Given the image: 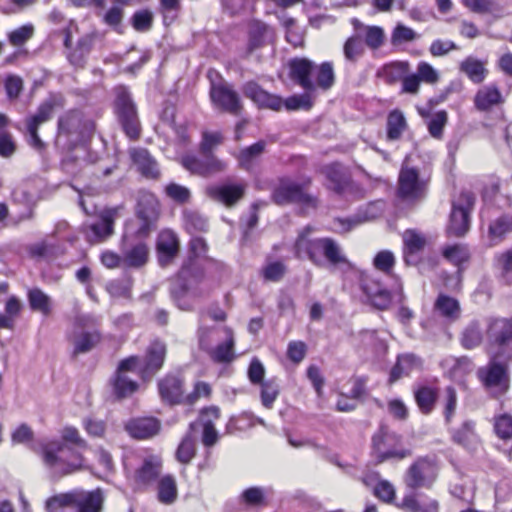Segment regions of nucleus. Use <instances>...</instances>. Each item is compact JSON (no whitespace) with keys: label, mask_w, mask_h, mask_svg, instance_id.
<instances>
[{"label":"nucleus","mask_w":512,"mask_h":512,"mask_svg":"<svg viewBox=\"0 0 512 512\" xmlns=\"http://www.w3.org/2000/svg\"><path fill=\"white\" fill-rule=\"evenodd\" d=\"M312 232L313 228L306 226L298 233L294 243V253L297 258H307L319 268L327 265L337 268L350 264L336 240L330 237H312Z\"/></svg>","instance_id":"nucleus-1"},{"label":"nucleus","mask_w":512,"mask_h":512,"mask_svg":"<svg viewBox=\"0 0 512 512\" xmlns=\"http://www.w3.org/2000/svg\"><path fill=\"white\" fill-rule=\"evenodd\" d=\"M95 132V122L79 109H71L59 116L57 142H64L68 148L89 140Z\"/></svg>","instance_id":"nucleus-2"},{"label":"nucleus","mask_w":512,"mask_h":512,"mask_svg":"<svg viewBox=\"0 0 512 512\" xmlns=\"http://www.w3.org/2000/svg\"><path fill=\"white\" fill-rule=\"evenodd\" d=\"M113 112L125 136L131 141H137L142 133V126L136 103L127 87L123 85L114 88Z\"/></svg>","instance_id":"nucleus-3"},{"label":"nucleus","mask_w":512,"mask_h":512,"mask_svg":"<svg viewBox=\"0 0 512 512\" xmlns=\"http://www.w3.org/2000/svg\"><path fill=\"white\" fill-rule=\"evenodd\" d=\"M45 466L57 476L71 474L83 467L81 453L61 442H50L42 447Z\"/></svg>","instance_id":"nucleus-4"},{"label":"nucleus","mask_w":512,"mask_h":512,"mask_svg":"<svg viewBox=\"0 0 512 512\" xmlns=\"http://www.w3.org/2000/svg\"><path fill=\"white\" fill-rule=\"evenodd\" d=\"M242 92L260 108L279 111L283 105L287 110H309L312 107V101L308 94L293 95L283 102L281 97L265 91L255 81L246 82L242 86Z\"/></svg>","instance_id":"nucleus-5"},{"label":"nucleus","mask_w":512,"mask_h":512,"mask_svg":"<svg viewBox=\"0 0 512 512\" xmlns=\"http://www.w3.org/2000/svg\"><path fill=\"white\" fill-rule=\"evenodd\" d=\"M103 500L100 489L93 491L76 489L49 498L46 501V511L63 512L66 506H76L78 512H101Z\"/></svg>","instance_id":"nucleus-6"},{"label":"nucleus","mask_w":512,"mask_h":512,"mask_svg":"<svg viewBox=\"0 0 512 512\" xmlns=\"http://www.w3.org/2000/svg\"><path fill=\"white\" fill-rule=\"evenodd\" d=\"M100 319L92 314H78L74 318V330L69 337L73 345L72 356L86 354L93 350L102 339L98 329Z\"/></svg>","instance_id":"nucleus-7"},{"label":"nucleus","mask_w":512,"mask_h":512,"mask_svg":"<svg viewBox=\"0 0 512 512\" xmlns=\"http://www.w3.org/2000/svg\"><path fill=\"white\" fill-rule=\"evenodd\" d=\"M401 437L392 432L387 426L381 425L372 437V452L377 463L390 459L402 460L410 457V449L400 447Z\"/></svg>","instance_id":"nucleus-8"},{"label":"nucleus","mask_w":512,"mask_h":512,"mask_svg":"<svg viewBox=\"0 0 512 512\" xmlns=\"http://www.w3.org/2000/svg\"><path fill=\"white\" fill-rule=\"evenodd\" d=\"M488 353L489 362L477 370V377L486 390L494 395H500L509 387V368L507 363L498 360L499 353Z\"/></svg>","instance_id":"nucleus-9"},{"label":"nucleus","mask_w":512,"mask_h":512,"mask_svg":"<svg viewBox=\"0 0 512 512\" xmlns=\"http://www.w3.org/2000/svg\"><path fill=\"white\" fill-rule=\"evenodd\" d=\"M438 465L435 457H418L406 470L403 481L412 490L430 489L438 476Z\"/></svg>","instance_id":"nucleus-10"},{"label":"nucleus","mask_w":512,"mask_h":512,"mask_svg":"<svg viewBox=\"0 0 512 512\" xmlns=\"http://www.w3.org/2000/svg\"><path fill=\"white\" fill-rule=\"evenodd\" d=\"M427 181L420 177L419 170L408 165L406 158L398 175L397 197L408 203H416L425 198Z\"/></svg>","instance_id":"nucleus-11"},{"label":"nucleus","mask_w":512,"mask_h":512,"mask_svg":"<svg viewBox=\"0 0 512 512\" xmlns=\"http://www.w3.org/2000/svg\"><path fill=\"white\" fill-rule=\"evenodd\" d=\"M203 278L204 276H200L194 272L184 279L180 276V271L178 272V280L172 284L170 295L179 309L190 311L193 309V303L190 300L191 297H205L209 294V289L196 287L202 283Z\"/></svg>","instance_id":"nucleus-12"},{"label":"nucleus","mask_w":512,"mask_h":512,"mask_svg":"<svg viewBox=\"0 0 512 512\" xmlns=\"http://www.w3.org/2000/svg\"><path fill=\"white\" fill-rule=\"evenodd\" d=\"M475 204V196L470 191H462L452 203L449 223L446 228L448 236L462 237L470 227V212Z\"/></svg>","instance_id":"nucleus-13"},{"label":"nucleus","mask_w":512,"mask_h":512,"mask_svg":"<svg viewBox=\"0 0 512 512\" xmlns=\"http://www.w3.org/2000/svg\"><path fill=\"white\" fill-rule=\"evenodd\" d=\"M201 156L185 154L181 157L182 166L193 175L208 178L227 169V163L213 153H200Z\"/></svg>","instance_id":"nucleus-14"},{"label":"nucleus","mask_w":512,"mask_h":512,"mask_svg":"<svg viewBox=\"0 0 512 512\" xmlns=\"http://www.w3.org/2000/svg\"><path fill=\"white\" fill-rule=\"evenodd\" d=\"M159 216V203L154 194L140 191L137 199L136 217L139 226L135 233L139 238L146 237L153 229Z\"/></svg>","instance_id":"nucleus-15"},{"label":"nucleus","mask_w":512,"mask_h":512,"mask_svg":"<svg viewBox=\"0 0 512 512\" xmlns=\"http://www.w3.org/2000/svg\"><path fill=\"white\" fill-rule=\"evenodd\" d=\"M220 418V409L217 406L203 408L196 421L189 424V430L195 431L198 426L202 427L201 442L205 448H212L219 439L220 434L215 428V421Z\"/></svg>","instance_id":"nucleus-16"},{"label":"nucleus","mask_w":512,"mask_h":512,"mask_svg":"<svg viewBox=\"0 0 512 512\" xmlns=\"http://www.w3.org/2000/svg\"><path fill=\"white\" fill-rule=\"evenodd\" d=\"M210 98L215 107L229 114L238 116L243 109L239 94L227 84L212 85Z\"/></svg>","instance_id":"nucleus-17"},{"label":"nucleus","mask_w":512,"mask_h":512,"mask_svg":"<svg viewBox=\"0 0 512 512\" xmlns=\"http://www.w3.org/2000/svg\"><path fill=\"white\" fill-rule=\"evenodd\" d=\"M273 201L278 205L302 203L315 206L316 199L306 194L302 187L295 183H281L272 194Z\"/></svg>","instance_id":"nucleus-18"},{"label":"nucleus","mask_w":512,"mask_h":512,"mask_svg":"<svg viewBox=\"0 0 512 512\" xmlns=\"http://www.w3.org/2000/svg\"><path fill=\"white\" fill-rule=\"evenodd\" d=\"M487 341L489 351L494 347H504L512 343V321L506 318H497L489 322L487 327Z\"/></svg>","instance_id":"nucleus-19"},{"label":"nucleus","mask_w":512,"mask_h":512,"mask_svg":"<svg viewBox=\"0 0 512 512\" xmlns=\"http://www.w3.org/2000/svg\"><path fill=\"white\" fill-rule=\"evenodd\" d=\"M290 78L299 84L305 91H314L315 82L311 78L312 72L316 69L313 61L307 58H293L289 61Z\"/></svg>","instance_id":"nucleus-20"},{"label":"nucleus","mask_w":512,"mask_h":512,"mask_svg":"<svg viewBox=\"0 0 512 512\" xmlns=\"http://www.w3.org/2000/svg\"><path fill=\"white\" fill-rule=\"evenodd\" d=\"M188 247L189 256L180 269V276L185 279L194 272L204 276L202 269L195 263V259L206 257L209 249L206 240L203 237L193 236L189 241Z\"/></svg>","instance_id":"nucleus-21"},{"label":"nucleus","mask_w":512,"mask_h":512,"mask_svg":"<svg viewBox=\"0 0 512 512\" xmlns=\"http://www.w3.org/2000/svg\"><path fill=\"white\" fill-rule=\"evenodd\" d=\"M353 31L363 41L365 47L372 51L380 49L385 43L386 35L384 29L376 25H366L357 18L351 19Z\"/></svg>","instance_id":"nucleus-22"},{"label":"nucleus","mask_w":512,"mask_h":512,"mask_svg":"<svg viewBox=\"0 0 512 512\" xmlns=\"http://www.w3.org/2000/svg\"><path fill=\"white\" fill-rule=\"evenodd\" d=\"M129 156L137 171L147 179H158L160 169L157 161L146 148L132 147L129 149Z\"/></svg>","instance_id":"nucleus-23"},{"label":"nucleus","mask_w":512,"mask_h":512,"mask_svg":"<svg viewBox=\"0 0 512 512\" xmlns=\"http://www.w3.org/2000/svg\"><path fill=\"white\" fill-rule=\"evenodd\" d=\"M246 185L243 183L212 185L207 187V195L225 206L235 205L245 194Z\"/></svg>","instance_id":"nucleus-24"},{"label":"nucleus","mask_w":512,"mask_h":512,"mask_svg":"<svg viewBox=\"0 0 512 512\" xmlns=\"http://www.w3.org/2000/svg\"><path fill=\"white\" fill-rule=\"evenodd\" d=\"M361 287L371 305L376 309L386 310L389 307L392 295L379 281L364 277Z\"/></svg>","instance_id":"nucleus-25"},{"label":"nucleus","mask_w":512,"mask_h":512,"mask_svg":"<svg viewBox=\"0 0 512 512\" xmlns=\"http://www.w3.org/2000/svg\"><path fill=\"white\" fill-rule=\"evenodd\" d=\"M161 399L170 405L185 402L183 380L177 375H166L158 382Z\"/></svg>","instance_id":"nucleus-26"},{"label":"nucleus","mask_w":512,"mask_h":512,"mask_svg":"<svg viewBox=\"0 0 512 512\" xmlns=\"http://www.w3.org/2000/svg\"><path fill=\"white\" fill-rule=\"evenodd\" d=\"M326 177V186L338 195H343L351 187V178L346 169L334 163L323 168Z\"/></svg>","instance_id":"nucleus-27"},{"label":"nucleus","mask_w":512,"mask_h":512,"mask_svg":"<svg viewBox=\"0 0 512 512\" xmlns=\"http://www.w3.org/2000/svg\"><path fill=\"white\" fill-rule=\"evenodd\" d=\"M179 251V240L172 230H163L157 239L158 261L162 267L171 263Z\"/></svg>","instance_id":"nucleus-28"},{"label":"nucleus","mask_w":512,"mask_h":512,"mask_svg":"<svg viewBox=\"0 0 512 512\" xmlns=\"http://www.w3.org/2000/svg\"><path fill=\"white\" fill-rule=\"evenodd\" d=\"M160 428V421L154 417L131 419L125 425L126 431L135 439L151 438L159 433Z\"/></svg>","instance_id":"nucleus-29"},{"label":"nucleus","mask_w":512,"mask_h":512,"mask_svg":"<svg viewBox=\"0 0 512 512\" xmlns=\"http://www.w3.org/2000/svg\"><path fill=\"white\" fill-rule=\"evenodd\" d=\"M166 356V345L161 341H153L148 349L141 368L143 377L154 375L163 366Z\"/></svg>","instance_id":"nucleus-30"},{"label":"nucleus","mask_w":512,"mask_h":512,"mask_svg":"<svg viewBox=\"0 0 512 512\" xmlns=\"http://www.w3.org/2000/svg\"><path fill=\"white\" fill-rule=\"evenodd\" d=\"M403 241L405 263L416 265L420 260V252L426 245L425 237L414 230H406L403 234Z\"/></svg>","instance_id":"nucleus-31"},{"label":"nucleus","mask_w":512,"mask_h":512,"mask_svg":"<svg viewBox=\"0 0 512 512\" xmlns=\"http://www.w3.org/2000/svg\"><path fill=\"white\" fill-rule=\"evenodd\" d=\"M162 463L156 456L146 457L135 472V482L139 487L156 481L161 472Z\"/></svg>","instance_id":"nucleus-32"},{"label":"nucleus","mask_w":512,"mask_h":512,"mask_svg":"<svg viewBox=\"0 0 512 512\" xmlns=\"http://www.w3.org/2000/svg\"><path fill=\"white\" fill-rule=\"evenodd\" d=\"M116 214L117 209H106L102 211L99 219L90 225V231L95 241L105 240L112 235Z\"/></svg>","instance_id":"nucleus-33"},{"label":"nucleus","mask_w":512,"mask_h":512,"mask_svg":"<svg viewBox=\"0 0 512 512\" xmlns=\"http://www.w3.org/2000/svg\"><path fill=\"white\" fill-rule=\"evenodd\" d=\"M408 124L402 111L394 109L388 113L386 121V137L388 141H397L407 130Z\"/></svg>","instance_id":"nucleus-34"},{"label":"nucleus","mask_w":512,"mask_h":512,"mask_svg":"<svg viewBox=\"0 0 512 512\" xmlns=\"http://www.w3.org/2000/svg\"><path fill=\"white\" fill-rule=\"evenodd\" d=\"M93 40V36L89 34L84 35L77 41L75 48L70 49L66 53L67 59L71 65L75 67L84 66L86 57L93 46Z\"/></svg>","instance_id":"nucleus-35"},{"label":"nucleus","mask_w":512,"mask_h":512,"mask_svg":"<svg viewBox=\"0 0 512 512\" xmlns=\"http://www.w3.org/2000/svg\"><path fill=\"white\" fill-rule=\"evenodd\" d=\"M510 232H512V216L502 215L496 218L489 224L488 228L490 245L499 244Z\"/></svg>","instance_id":"nucleus-36"},{"label":"nucleus","mask_w":512,"mask_h":512,"mask_svg":"<svg viewBox=\"0 0 512 512\" xmlns=\"http://www.w3.org/2000/svg\"><path fill=\"white\" fill-rule=\"evenodd\" d=\"M434 310L449 321L457 320L461 314L458 300L445 294H440L437 297Z\"/></svg>","instance_id":"nucleus-37"},{"label":"nucleus","mask_w":512,"mask_h":512,"mask_svg":"<svg viewBox=\"0 0 512 512\" xmlns=\"http://www.w3.org/2000/svg\"><path fill=\"white\" fill-rule=\"evenodd\" d=\"M112 392L116 399H124L131 396L138 389V383L130 379L127 374L115 372L110 381Z\"/></svg>","instance_id":"nucleus-38"},{"label":"nucleus","mask_w":512,"mask_h":512,"mask_svg":"<svg viewBox=\"0 0 512 512\" xmlns=\"http://www.w3.org/2000/svg\"><path fill=\"white\" fill-rule=\"evenodd\" d=\"M460 71L476 84L482 83L488 72L485 62L472 56L465 58L460 63Z\"/></svg>","instance_id":"nucleus-39"},{"label":"nucleus","mask_w":512,"mask_h":512,"mask_svg":"<svg viewBox=\"0 0 512 512\" xmlns=\"http://www.w3.org/2000/svg\"><path fill=\"white\" fill-rule=\"evenodd\" d=\"M502 102V95L495 86H484L475 95L474 104L480 111H487Z\"/></svg>","instance_id":"nucleus-40"},{"label":"nucleus","mask_w":512,"mask_h":512,"mask_svg":"<svg viewBox=\"0 0 512 512\" xmlns=\"http://www.w3.org/2000/svg\"><path fill=\"white\" fill-rule=\"evenodd\" d=\"M415 401L423 414H429L434 409L438 392L430 386H420L414 391Z\"/></svg>","instance_id":"nucleus-41"},{"label":"nucleus","mask_w":512,"mask_h":512,"mask_svg":"<svg viewBox=\"0 0 512 512\" xmlns=\"http://www.w3.org/2000/svg\"><path fill=\"white\" fill-rule=\"evenodd\" d=\"M148 247L144 243H137L130 249L123 251V266L139 268L148 260Z\"/></svg>","instance_id":"nucleus-42"},{"label":"nucleus","mask_w":512,"mask_h":512,"mask_svg":"<svg viewBox=\"0 0 512 512\" xmlns=\"http://www.w3.org/2000/svg\"><path fill=\"white\" fill-rule=\"evenodd\" d=\"M28 302L33 311L48 316L52 312V299L40 288H32L28 291Z\"/></svg>","instance_id":"nucleus-43"},{"label":"nucleus","mask_w":512,"mask_h":512,"mask_svg":"<svg viewBox=\"0 0 512 512\" xmlns=\"http://www.w3.org/2000/svg\"><path fill=\"white\" fill-rule=\"evenodd\" d=\"M463 3L475 13H488L496 18L504 16V7L496 0H463Z\"/></svg>","instance_id":"nucleus-44"},{"label":"nucleus","mask_w":512,"mask_h":512,"mask_svg":"<svg viewBox=\"0 0 512 512\" xmlns=\"http://www.w3.org/2000/svg\"><path fill=\"white\" fill-rule=\"evenodd\" d=\"M400 507L409 512H439V503L437 500L429 499L425 503H420L416 493L405 495Z\"/></svg>","instance_id":"nucleus-45"},{"label":"nucleus","mask_w":512,"mask_h":512,"mask_svg":"<svg viewBox=\"0 0 512 512\" xmlns=\"http://www.w3.org/2000/svg\"><path fill=\"white\" fill-rule=\"evenodd\" d=\"M265 148L266 142L264 140L243 148L238 155L239 165L245 170H251L254 162L262 155Z\"/></svg>","instance_id":"nucleus-46"},{"label":"nucleus","mask_w":512,"mask_h":512,"mask_svg":"<svg viewBox=\"0 0 512 512\" xmlns=\"http://www.w3.org/2000/svg\"><path fill=\"white\" fill-rule=\"evenodd\" d=\"M365 45L357 33L353 34L346 39L343 45V54L345 60L355 64L365 53Z\"/></svg>","instance_id":"nucleus-47"},{"label":"nucleus","mask_w":512,"mask_h":512,"mask_svg":"<svg viewBox=\"0 0 512 512\" xmlns=\"http://www.w3.org/2000/svg\"><path fill=\"white\" fill-rule=\"evenodd\" d=\"M196 439L188 429L176 450V459L181 464L187 465L196 455Z\"/></svg>","instance_id":"nucleus-48"},{"label":"nucleus","mask_w":512,"mask_h":512,"mask_svg":"<svg viewBox=\"0 0 512 512\" xmlns=\"http://www.w3.org/2000/svg\"><path fill=\"white\" fill-rule=\"evenodd\" d=\"M157 498L162 504H172L177 498V486L171 475L162 477L158 482Z\"/></svg>","instance_id":"nucleus-49"},{"label":"nucleus","mask_w":512,"mask_h":512,"mask_svg":"<svg viewBox=\"0 0 512 512\" xmlns=\"http://www.w3.org/2000/svg\"><path fill=\"white\" fill-rule=\"evenodd\" d=\"M224 331L227 336L225 342L217 345L211 354L212 359L218 363L230 362L234 357V338L232 330L228 327H225Z\"/></svg>","instance_id":"nucleus-50"},{"label":"nucleus","mask_w":512,"mask_h":512,"mask_svg":"<svg viewBox=\"0 0 512 512\" xmlns=\"http://www.w3.org/2000/svg\"><path fill=\"white\" fill-rule=\"evenodd\" d=\"M483 339L481 327L478 322H470L461 334V344L465 349L478 347Z\"/></svg>","instance_id":"nucleus-51"},{"label":"nucleus","mask_w":512,"mask_h":512,"mask_svg":"<svg viewBox=\"0 0 512 512\" xmlns=\"http://www.w3.org/2000/svg\"><path fill=\"white\" fill-rule=\"evenodd\" d=\"M55 105L56 101L54 98L45 100L39 105L36 113L26 119V123L39 127L51 119Z\"/></svg>","instance_id":"nucleus-52"},{"label":"nucleus","mask_w":512,"mask_h":512,"mask_svg":"<svg viewBox=\"0 0 512 512\" xmlns=\"http://www.w3.org/2000/svg\"><path fill=\"white\" fill-rule=\"evenodd\" d=\"M442 255L446 260L456 266L468 261L470 256L469 250L464 244L448 245L443 248Z\"/></svg>","instance_id":"nucleus-53"},{"label":"nucleus","mask_w":512,"mask_h":512,"mask_svg":"<svg viewBox=\"0 0 512 512\" xmlns=\"http://www.w3.org/2000/svg\"><path fill=\"white\" fill-rule=\"evenodd\" d=\"M267 492L268 491L262 487H250L241 493L240 499L249 507L265 506Z\"/></svg>","instance_id":"nucleus-54"},{"label":"nucleus","mask_w":512,"mask_h":512,"mask_svg":"<svg viewBox=\"0 0 512 512\" xmlns=\"http://www.w3.org/2000/svg\"><path fill=\"white\" fill-rule=\"evenodd\" d=\"M317 68L315 87L318 86L323 90L330 89L335 82V74L331 62H323Z\"/></svg>","instance_id":"nucleus-55"},{"label":"nucleus","mask_w":512,"mask_h":512,"mask_svg":"<svg viewBox=\"0 0 512 512\" xmlns=\"http://www.w3.org/2000/svg\"><path fill=\"white\" fill-rule=\"evenodd\" d=\"M279 383L275 378L261 383V402L264 407L271 408L279 395Z\"/></svg>","instance_id":"nucleus-56"},{"label":"nucleus","mask_w":512,"mask_h":512,"mask_svg":"<svg viewBox=\"0 0 512 512\" xmlns=\"http://www.w3.org/2000/svg\"><path fill=\"white\" fill-rule=\"evenodd\" d=\"M418 38V34L410 27L398 23L391 34V44L399 46L404 43L413 42Z\"/></svg>","instance_id":"nucleus-57"},{"label":"nucleus","mask_w":512,"mask_h":512,"mask_svg":"<svg viewBox=\"0 0 512 512\" xmlns=\"http://www.w3.org/2000/svg\"><path fill=\"white\" fill-rule=\"evenodd\" d=\"M184 226L188 233L205 232L208 229V222L205 217L196 212L184 214Z\"/></svg>","instance_id":"nucleus-58"},{"label":"nucleus","mask_w":512,"mask_h":512,"mask_svg":"<svg viewBox=\"0 0 512 512\" xmlns=\"http://www.w3.org/2000/svg\"><path fill=\"white\" fill-rule=\"evenodd\" d=\"M267 31L268 26L259 21L254 22L250 26L248 42V48L250 51L258 49L263 45Z\"/></svg>","instance_id":"nucleus-59"},{"label":"nucleus","mask_w":512,"mask_h":512,"mask_svg":"<svg viewBox=\"0 0 512 512\" xmlns=\"http://www.w3.org/2000/svg\"><path fill=\"white\" fill-rule=\"evenodd\" d=\"M12 199L16 203L24 204L27 208V213L21 215L16 221H14V224H18L22 220L31 219L33 217V210L31 207L33 196L29 192L22 188L14 189L12 192Z\"/></svg>","instance_id":"nucleus-60"},{"label":"nucleus","mask_w":512,"mask_h":512,"mask_svg":"<svg viewBox=\"0 0 512 512\" xmlns=\"http://www.w3.org/2000/svg\"><path fill=\"white\" fill-rule=\"evenodd\" d=\"M153 24V14L147 9L136 11L131 18L132 27L138 32H146Z\"/></svg>","instance_id":"nucleus-61"},{"label":"nucleus","mask_w":512,"mask_h":512,"mask_svg":"<svg viewBox=\"0 0 512 512\" xmlns=\"http://www.w3.org/2000/svg\"><path fill=\"white\" fill-rule=\"evenodd\" d=\"M494 431L496 435L503 439L508 440L512 438V416L509 414H502L495 417Z\"/></svg>","instance_id":"nucleus-62"},{"label":"nucleus","mask_w":512,"mask_h":512,"mask_svg":"<svg viewBox=\"0 0 512 512\" xmlns=\"http://www.w3.org/2000/svg\"><path fill=\"white\" fill-rule=\"evenodd\" d=\"M223 141V136L220 132H208L202 133V140L199 145L200 153H213V149L220 145Z\"/></svg>","instance_id":"nucleus-63"},{"label":"nucleus","mask_w":512,"mask_h":512,"mask_svg":"<svg viewBox=\"0 0 512 512\" xmlns=\"http://www.w3.org/2000/svg\"><path fill=\"white\" fill-rule=\"evenodd\" d=\"M446 111H438L428 122V130L432 137L440 139L443 135V129L447 123Z\"/></svg>","instance_id":"nucleus-64"}]
</instances>
